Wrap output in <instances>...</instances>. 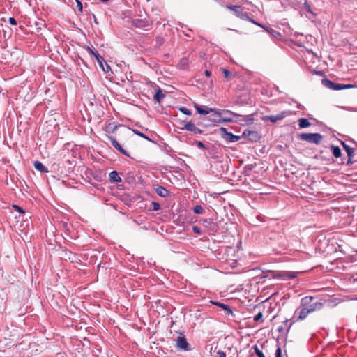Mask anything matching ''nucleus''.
<instances>
[{"label": "nucleus", "mask_w": 357, "mask_h": 357, "mask_svg": "<svg viewBox=\"0 0 357 357\" xmlns=\"http://www.w3.org/2000/svg\"><path fill=\"white\" fill-rule=\"evenodd\" d=\"M254 165H247L245 168L248 170H252L254 168Z\"/></svg>", "instance_id": "nucleus-44"}, {"label": "nucleus", "mask_w": 357, "mask_h": 357, "mask_svg": "<svg viewBox=\"0 0 357 357\" xmlns=\"http://www.w3.org/2000/svg\"><path fill=\"white\" fill-rule=\"evenodd\" d=\"M304 7L307 12L311 13H312L311 6L306 1L304 3Z\"/></svg>", "instance_id": "nucleus-40"}, {"label": "nucleus", "mask_w": 357, "mask_h": 357, "mask_svg": "<svg viewBox=\"0 0 357 357\" xmlns=\"http://www.w3.org/2000/svg\"><path fill=\"white\" fill-rule=\"evenodd\" d=\"M193 211L196 214H202L204 213V208L201 205H196L193 208Z\"/></svg>", "instance_id": "nucleus-25"}, {"label": "nucleus", "mask_w": 357, "mask_h": 357, "mask_svg": "<svg viewBox=\"0 0 357 357\" xmlns=\"http://www.w3.org/2000/svg\"><path fill=\"white\" fill-rule=\"evenodd\" d=\"M192 231L195 233L199 234H200L202 233L200 229L197 226L192 227Z\"/></svg>", "instance_id": "nucleus-42"}, {"label": "nucleus", "mask_w": 357, "mask_h": 357, "mask_svg": "<svg viewBox=\"0 0 357 357\" xmlns=\"http://www.w3.org/2000/svg\"><path fill=\"white\" fill-rule=\"evenodd\" d=\"M213 121L216 123L245 122L247 124H252L254 121V118L252 114L243 116L230 110H224L221 112V117H218V119H214Z\"/></svg>", "instance_id": "nucleus-1"}, {"label": "nucleus", "mask_w": 357, "mask_h": 357, "mask_svg": "<svg viewBox=\"0 0 357 357\" xmlns=\"http://www.w3.org/2000/svg\"><path fill=\"white\" fill-rule=\"evenodd\" d=\"M355 252H356V255H357V250H356Z\"/></svg>", "instance_id": "nucleus-49"}, {"label": "nucleus", "mask_w": 357, "mask_h": 357, "mask_svg": "<svg viewBox=\"0 0 357 357\" xmlns=\"http://www.w3.org/2000/svg\"><path fill=\"white\" fill-rule=\"evenodd\" d=\"M13 208L16 211H18L19 213H24L25 211L23 210L22 208L20 207L19 206L17 205H13Z\"/></svg>", "instance_id": "nucleus-34"}, {"label": "nucleus", "mask_w": 357, "mask_h": 357, "mask_svg": "<svg viewBox=\"0 0 357 357\" xmlns=\"http://www.w3.org/2000/svg\"><path fill=\"white\" fill-rule=\"evenodd\" d=\"M211 303L213 304V305H215L217 306H219V305L221 304V303H219V302H213V301H211Z\"/></svg>", "instance_id": "nucleus-46"}, {"label": "nucleus", "mask_w": 357, "mask_h": 357, "mask_svg": "<svg viewBox=\"0 0 357 357\" xmlns=\"http://www.w3.org/2000/svg\"><path fill=\"white\" fill-rule=\"evenodd\" d=\"M278 276L287 279H292L296 277L294 273L290 272H280L278 273Z\"/></svg>", "instance_id": "nucleus-22"}, {"label": "nucleus", "mask_w": 357, "mask_h": 357, "mask_svg": "<svg viewBox=\"0 0 357 357\" xmlns=\"http://www.w3.org/2000/svg\"><path fill=\"white\" fill-rule=\"evenodd\" d=\"M118 127H119V126L116 125L114 123H109V125L107 126L105 130L108 133H112L116 131V130L117 129Z\"/></svg>", "instance_id": "nucleus-23"}, {"label": "nucleus", "mask_w": 357, "mask_h": 357, "mask_svg": "<svg viewBox=\"0 0 357 357\" xmlns=\"http://www.w3.org/2000/svg\"><path fill=\"white\" fill-rule=\"evenodd\" d=\"M220 132L222 135V137L229 142H236L241 139V136L235 135L225 128L222 127Z\"/></svg>", "instance_id": "nucleus-8"}, {"label": "nucleus", "mask_w": 357, "mask_h": 357, "mask_svg": "<svg viewBox=\"0 0 357 357\" xmlns=\"http://www.w3.org/2000/svg\"><path fill=\"white\" fill-rule=\"evenodd\" d=\"M181 124L183 125V126L180 128L181 130L190 131L195 135H201L202 133V130L197 127L192 121L183 123Z\"/></svg>", "instance_id": "nucleus-6"}, {"label": "nucleus", "mask_w": 357, "mask_h": 357, "mask_svg": "<svg viewBox=\"0 0 357 357\" xmlns=\"http://www.w3.org/2000/svg\"><path fill=\"white\" fill-rule=\"evenodd\" d=\"M322 83L327 88L337 91L336 86H337L338 83H335L328 79H322Z\"/></svg>", "instance_id": "nucleus-15"}, {"label": "nucleus", "mask_w": 357, "mask_h": 357, "mask_svg": "<svg viewBox=\"0 0 357 357\" xmlns=\"http://www.w3.org/2000/svg\"><path fill=\"white\" fill-rule=\"evenodd\" d=\"M253 349L257 357H265L263 352L259 349L257 345L253 346Z\"/></svg>", "instance_id": "nucleus-26"}, {"label": "nucleus", "mask_w": 357, "mask_h": 357, "mask_svg": "<svg viewBox=\"0 0 357 357\" xmlns=\"http://www.w3.org/2000/svg\"><path fill=\"white\" fill-rule=\"evenodd\" d=\"M245 20H246V21H248V22H251V23H252V24H255V25H257L258 26H260V27H261V28L265 29V27L264 26V25H262L261 24H260V23L257 22V21H255L254 19H252V18L250 17L249 16H248V18H246V19H245Z\"/></svg>", "instance_id": "nucleus-29"}, {"label": "nucleus", "mask_w": 357, "mask_h": 357, "mask_svg": "<svg viewBox=\"0 0 357 357\" xmlns=\"http://www.w3.org/2000/svg\"><path fill=\"white\" fill-rule=\"evenodd\" d=\"M256 132H253V131H250V130H245L243 133V135L242 137H247V136H250L251 134H255Z\"/></svg>", "instance_id": "nucleus-38"}, {"label": "nucleus", "mask_w": 357, "mask_h": 357, "mask_svg": "<svg viewBox=\"0 0 357 357\" xmlns=\"http://www.w3.org/2000/svg\"><path fill=\"white\" fill-rule=\"evenodd\" d=\"M265 29H266L268 33H271V32H273V31H273V29H266V28H265Z\"/></svg>", "instance_id": "nucleus-47"}, {"label": "nucleus", "mask_w": 357, "mask_h": 357, "mask_svg": "<svg viewBox=\"0 0 357 357\" xmlns=\"http://www.w3.org/2000/svg\"><path fill=\"white\" fill-rule=\"evenodd\" d=\"M195 107L199 114L206 115L213 113V115L221 117V112L216 109L209 108L206 106H199V105H195Z\"/></svg>", "instance_id": "nucleus-5"}, {"label": "nucleus", "mask_w": 357, "mask_h": 357, "mask_svg": "<svg viewBox=\"0 0 357 357\" xmlns=\"http://www.w3.org/2000/svg\"><path fill=\"white\" fill-rule=\"evenodd\" d=\"M75 1L77 3V8H78V10L80 12H82L83 10V6H82V2L79 0H75Z\"/></svg>", "instance_id": "nucleus-37"}, {"label": "nucleus", "mask_w": 357, "mask_h": 357, "mask_svg": "<svg viewBox=\"0 0 357 357\" xmlns=\"http://www.w3.org/2000/svg\"><path fill=\"white\" fill-rule=\"evenodd\" d=\"M314 297L305 296L301 299L302 306H305L310 313L319 310L323 307V303L321 302H313Z\"/></svg>", "instance_id": "nucleus-2"}, {"label": "nucleus", "mask_w": 357, "mask_h": 357, "mask_svg": "<svg viewBox=\"0 0 357 357\" xmlns=\"http://www.w3.org/2000/svg\"><path fill=\"white\" fill-rule=\"evenodd\" d=\"M202 221L203 225H204L206 227H210L211 225H212L213 227L215 226L214 222L210 219H208V220L204 219V220H202Z\"/></svg>", "instance_id": "nucleus-27"}, {"label": "nucleus", "mask_w": 357, "mask_h": 357, "mask_svg": "<svg viewBox=\"0 0 357 357\" xmlns=\"http://www.w3.org/2000/svg\"><path fill=\"white\" fill-rule=\"evenodd\" d=\"M93 18H94V22H95L96 23H97V21H96V16H95L94 15H93Z\"/></svg>", "instance_id": "nucleus-48"}, {"label": "nucleus", "mask_w": 357, "mask_h": 357, "mask_svg": "<svg viewBox=\"0 0 357 357\" xmlns=\"http://www.w3.org/2000/svg\"><path fill=\"white\" fill-rule=\"evenodd\" d=\"M176 347L184 351L190 350V346L183 334H181L176 339Z\"/></svg>", "instance_id": "nucleus-9"}, {"label": "nucleus", "mask_w": 357, "mask_h": 357, "mask_svg": "<svg viewBox=\"0 0 357 357\" xmlns=\"http://www.w3.org/2000/svg\"><path fill=\"white\" fill-rule=\"evenodd\" d=\"M309 314H310L309 310L305 306H302V303H301L300 307L294 312V318L296 319V320H303Z\"/></svg>", "instance_id": "nucleus-7"}, {"label": "nucleus", "mask_w": 357, "mask_h": 357, "mask_svg": "<svg viewBox=\"0 0 357 357\" xmlns=\"http://www.w3.org/2000/svg\"><path fill=\"white\" fill-rule=\"evenodd\" d=\"M219 307L224 309L225 310L227 311L229 313H232L231 310L227 305H225V304L221 303V304L219 305Z\"/></svg>", "instance_id": "nucleus-32"}, {"label": "nucleus", "mask_w": 357, "mask_h": 357, "mask_svg": "<svg viewBox=\"0 0 357 357\" xmlns=\"http://www.w3.org/2000/svg\"><path fill=\"white\" fill-rule=\"evenodd\" d=\"M165 96L162 93L161 89L158 88L155 91V94L153 98H154V100H155L156 102H160L164 99Z\"/></svg>", "instance_id": "nucleus-18"}, {"label": "nucleus", "mask_w": 357, "mask_h": 357, "mask_svg": "<svg viewBox=\"0 0 357 357\" xmlns=\"http://www.w3.org/2000/svg\"><path fill=\"white\" fill-rule=\"evenodd\" d=\"M195 144L200 149H206V146L205 144L201 142V141H196L195 142Z\"/></svg>", "instance_id": "nucleus-35"}, {"label": "nucleus", "mask_w": 357, "mask_h": 357, "mask_svg": "<svg viewBox=\"0 0 357 357\" xmlns=\"http://www.w3.org/2000/svg\"><path fill=\"white\" fill-rule=\"evenodd\" d=\"M341 144L343 146L344 149L346 151L348 156L347 165L353 163L352 158L354 153V149L347 145L345 142H341Z\"/></svg>", "instance_id": "nucleus-12"}, {"label": "nucleus", "mask_w": 357, "mask_h": 357, "mask_svg": "<svg viewBox=\"0 0 357 357\" xmlns=\"http://www.w3.org/2000/svg\"><path fill=\"white\" fill-rule=\"evenodd\" d=\"M132 132L136 134L137 135L141 137H143L149 141H150V139L146 135H144V133L141 132L139 130H135V129H133L132 130Z\"/></svg>", "instance_id": "nucleus-28"}, {"label": "nucleus", "mask_w": 357, "mask_h": 357, "mask_svg": "<svg viewBox=\"0 0 357 357\" xmlns=\"http://www.w3.org/2000/svg\"><path fill=\"white\" fill-rule=\"evenodd\" d=\"M288 114H289V112L288 111H282L276 115L266 116L264 118V119L268 120L271 123H276L279 120H282V119H284Z\"/></svg>", "instance_id": "nucleus-10"}, {"label": "nucleus", "mask_w": 357, "mask_h": 357, "mask_svg": "<svg viewBox=\"0 0 357 357\" xmlns=\"http://www.w3.org/2000/svg\"><path fill=\"white\" fill-rule=\"evenodd\" d=\"M298 121L300 128H305L311 125L310 122L307 119L301 118L299 119Z\"/></svg>", "instance_id": "nucleus-21"}, {"label": "nucleus", "mask_w": 357, "mask_h": 357, "mask_svg": "<svg viewBox=\"0 0 357 357\" xmlns=\"http://www.w3.org/2000/svg\"><path fill=\"white\" fill-rule=\"evenodd\" d=\"M132 24L137 28H141L144 30H149V22L143 19H135L132 21Z\"/></svg>", "instance_id": "nucleus-13"}, {"label": "nucleus", "mask_w": 357, "mask_h": 357, "mask_svg": "<svg viewBox=\"0 0 357 357\" xmlns=\"http://www.w3.org/2000/svg\"><path fill=\"white\" fill-rule=\"evenodd\" d=\"M263 318V314L261 312L257 313L256 315L254 316L253 320L255 321H261Z\"/></svg>", "instance_id": "nucleus-31"}, {"label": "nucleus", "mask_w": 357, "mask_h": 357, "mask_svg": "<svg viewBox=\"0 0 357 357\" xmlns=\"http://www.w3.org/2000/svg\"><path fill=\"white\" fill-rule=\"evenodd\" d=\"M275 357H282V350L280 347H278L275 351Z\"/></svg>", "instance_id": "nucleus-41"}, {"label": "nucleus", "mask_w": 357, "mask_h": 357, "mask_svg": "<svg viewBox=\"0 0 357 357\" xmlns=\"http://www.w3.org/2000/svg\"><path fill=\"white\" fill-rule=\"evenodd\" d=\"M34 167L36 170L40 171L41 172H47V168L43 165V164L40 161H35Z\"/></svg>", "instance_id": "nucleus-20"}, {"label": "nucleus", "mask_w": 357, "mask_h": 357, "mask_svg": "<svg viewBox=\"0 0 357 357\" xmlns=\"http://www.w3.org/2000/svg\"><path fill=\"white\" fill-rule=\"evenodd\" d=\"M204 74L206 77H210L211 75V72L208 70H206L204 71Z\"/></svg>", "instance_id": "nucleus-45"}, {"label": "nucleus", "mask_w": 357, "mask_h": 357, "mask_svg": "<svg viewBox=\"0 0 357 357\" xmlns=\"http://www.w3.org/2000/svg\"><path fill=\"white\" fill-rule=\"evenodd\" d=\"M109 180L113 183H119L121 181V178L116 171H112L109 174Z\"/></svg>", "instance_id": "nucleus-14"}, {"label": "nucleus", "mask_w": 357, "mask_h": 357, "mask_svg": "<svg viewBox=\"0 0 357 357\" xmlns=\"http://www.w3.org/2000/svg\"><path fill=\"white\" fill-rule=\"evenodd\" d=\"M109 140L110 141L112 145L118 150L121 154L129 157L128 153L121 146V145L112 136L107 137Z\"/></svg>", "instance_id": "nucleus-11"}, {"label": "nucleus", "mask_w": 357, "mask_h": 357, "mask_svg": "<svg viewBox=\"0 0 357 357\" xmlns=\"http://www.w3.org/2000/svg\"><path fill=\"white\" fill-rule=\"evenodd\" d=\"M153 210L158 211L160 209V204L158 202H152Z\"/></svg>", "instance_id": "nucleus-39"}, {"label": "nucleus", "mask_w": 357, "mask_h": 357, "mask_svg": "<svg viewBox=\"0 0 357 357\" xmlns=\"http://www.w3.org/2000/svg\"><path fill=\"white\" fill-rule=\"evenodd\" d=\"M9 23L12 25H16L17 24V21L14 18V17H10L9 20Z\"/></svg>", "instance_id": "nucleus-43"}, {"label": "nucleus", "mask_w": 357, "mask_h": 357, "mask_svg": "<svg viewBox=\"0 0 357 357\" xmlns=\"http://www.w3.org/2000/svg\"><path fill=\"white\" fill-rule=\"evenodd\" d=\"M215 356L216 357H226V354L221 350H218L216 351Z\"/></svg>", "instance_id": "nucleus-36"}, {"label": "nucleus", "mask_w": 357, "mask_h": 357, "mask_svg": "<svg viewBox=\"0 0 357 357\" xmlns=\"http://www.w3.org/2000/svg\"><path fill=\"white\" fill-rule=\"evenodd\" d=\"M298 138L302 141L319 144L322 140L323 136L319 133H301L298 135Z\"/></svg>", "instance_id": "nucleus-3"}, {"label": "nucleus", "mask_w": 357, "mask_h": 357, "mask_svg": "<svg viewBox=\"0 0 357 357\" xmlns=\"http://www.w3.org/2000/svg\"><path fill=\"white\" fill-rule=\"evenodd\" d=\"M90 52H91V54L94 55L96 61H98L99 65L102 67V68L104 70L102 63L105 61V60H104L103 57L100 54H99L96 51L94 52L92 50H90Z\"/></svg>", "instance_id": "nucleus-19"}, {"label": "nucleus", "mask_w": 357, "mask_h": 357, "mask_svg": "<svg viewBox=\"0 0 357 357\" xmlns=\"http://www.w3.org/2000/svg\"><path fill=\"white\" fill-rule=\"evenodd\" d=\"M354 87L352 84H337V86H336L337 91L342 90V89H347Z\"/></svg>", "instance_id": "nucleus-24"}, {"label": "nucleus", "mask_w": 357, "mask_h": 357, "mask_svg": "<svg viewBox=\"0 0 357 357\" xmlns=\"http://www.w3.org/2000/svg\"><path fill=\"white\" fill-rule=\"evenodd\" d=\"M156 193L161 197H166L169 195V192L162 186H158L156 189Z\"/></svg>", "instance_id": "nucleus-16"}, {"label": "nucleus", "mask_w": 357, "mask_h": 357, "mask_svg": "<svg viewBox=\"0 0 357 357\" xmlns=\"http://www.w3.org/2000/svg\"><path fill=\"white\" fill-rule=\"evenodd\" d=\"M179 110H180L183 114H186V115H188V116H190V115L192 114V112H191L189 109H188V108H186V107H181V108L179 109Z\"/></svg>", "instance_id": "nucleus-30"}, {"label": "nucleus", "mask_w": 357, "mask_h": 357, "mask_svg": "<svg viewBox=\"0 0 357 357\" xmlns=\"http://www.w3.org/2000/svg\"><path fill=\"white\" fill-rule=\"evenodd\" d=\"M329 149H331L334 157L340 158L341 156L342 151H341V149H340V147H338L337 146H334V145H331L329 146Z\"/></svg>", "instance_id": "nucleus-17"}, {"label": "nucleus", "mask_w": 357, "mask_h": 357, "mask_svg": "<svg viewBox=\"0 0 357 357\" xmlns=\"http://www.w3.org/2000/svg\"><path fill=\"white\" fill-rule=\"evenodd\" d=\"M226 8L233 11L237 17L243 20H245L246 18H248V14L245 11V8L241 6L227 4Z\"/></svg>", "instance_id": "nucleus-4"}, {"label": "nucleus", "mask_w": 357, "mask_h": 357, "mask_svg": "<svg viewBox=\"0 0 357 357\" xmlns=\"http://www.w3.org/2000/svg\"><path fill=\"white\" fill-rule=\"evenodd\" d=\"M222 73H223L225 77H226L227 79H229L231 75L230 71L227 69H222Z\"/></svg>", "instance_id": "nucleus-33"}]
</instances>
